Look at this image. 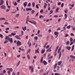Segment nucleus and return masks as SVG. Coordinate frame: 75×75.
Returning a JSON list of instances; mask_svg holds the SVG:
<instances>
[{
	"instance_id": "obj_58",
	"label": "nucleus",
	"mask_w": 75,
	"mask_h": 75,
	"mask_svg": "<svg viewBox=\"0 0 75 75\" xmlns=\"http://www.w3.org/2000/svg\"><path fill=\"white\" fill-rule=\"evenodd\" d=\"M36 7L37 8H39V7H38V5H36Z\"/></svg>"
},
{
	"instance_id": "obj_16",
	"label": "nucleus",
	"mask_w": 75,
	"mask_h": 75,
	"mask_svg": "<svg viewBox=\"0 0 75 75\" xmlns=\"http://www.w3.org/2000/svg\"><path fill=\"white\" fill-rule=\"evenodd\" d=\"M58 34H59V33H58V32H54V35H58Z\"/></svg>"
},
{
	"instance_id": "obj_18",
	"label": "nucleus",
	"mask_w": 75,
	"mask_h": 75,
	"mask_svg": "<svg viewBox=\"0 0 75 75\" xmlns=\"http://www.w3.org/2000/svg\"><path fill=\"white\" fill-rule=\"evenodd\" d=\"M11 35H12L14 36V35H16V33H11Z\"/></svg>"
},
{
	"instance_id": "obj_41",
	"label": "nucleus",
	"mask_w": 75,
	"mask_h": 75,
	"mask_svg": "<svg viewBox=\"0 0 75 75\" xmlns=\"http://www.w3.org/2000/svg\"><path fill=\"white\" fill-rule=\"evenodd\" d=\"M50 13L49 14V15L50 14H52V13H53V11L52 10L50 11Z\"/></svg>"
},
{
	"instance_id": "obj_6",
	"label": "nucleus",
	"mask_w": 75,
	"mask_h": 75,
	"mask_svg": "<svg viewBox=\"0 0 75 75\" xmlns=\"http://www.w3.org/2000/svg\"><path fill=\"white\" fill-rule=\"evenodd\" d=\"M47 52H51V47H50L48 49L46 50Z\"/></svg>"
},
{
	"instance_id": "obj_8",
	"label": "nucleus",
	"mask_w": 75,
	"mask_h": 75,
	"mask_svg": "<svg viewBox=\"0 0 75 75\" xmlns=\"http://www.w3.org/2000/svg\"><path fill=\"white\" fill-rule=\"evenodd\" d=\"M7 70H10L11 71V72H12L13 71V69L11 68H7Z\"/></svg>"
},
{
	"instance_id": "obj_25",
	"label": "nucleus",
	"mask_w": 75,
	"mask_h": 75,
	"mask_svg": "<svg viewBox=\"0 0 75 75\" xmlns=\"http://www.w3.org/2000/svg\"><path fill=\"white\" fill-rule=\"evenodd\" d=\"M4 24H5V25H8V23L6 21L4 23Z\"/></svg>"
},
{
	"instance_id": "obj_51",
	"label": "nucleus",
	"mask_w": 75,
	"mask_h": 75,
	"mask_svg": "<svg viewBox=\"0 0 75 75\" xmlns=\"http://www.w3.org/2000/svg\"><path fill=\"white\" fill-rule=\"evenodd\" d=\"M14 6H17V3L16 2H15L14 4Z\"/></svg>"
},
{
	"instance_id": "obj_21",
	"label": "nucleus",
	"mask_w": 75,
	"mask_h": 75,
	"mask_svg": "<svg viewBox=\"0 0 75 75\" xmlns=\"http://www.w3.org/2000/svg\"><path fill=\"white\" fill-rule=\"evenodd\" d=\"M61 55H62V54H61V51H60L59 53V58H61Z\"/></svg>"
},
{
	"instance_id": "obj_7",
	"label": "nucleus",
	"mask_w": 75,
	"mask_h": 75,
	"mask_svg": "<svg viewBox=\"0 0 75 75\" xmlns=\"http://www.w3.org/2000/svg\"><path fill=\"white\" fill-rule=\"evenodd\" d=\"M15 37V38H16L17 39H18V40H20V39H21V38H20L18 35H16Z\"/></svg>"
},
{
	"instance_id": "obj_29",
	"label": "nucleus",
	"mask_w": 75,
	"mask_h": 75,
	"mask_svg": "<svg viewBox=\"0 0 75 75\" xmlns=\"http://www.w3.org/2000/svg\"><path fill=\"white\" fill-rule=\"evenodd\" d=\"M15 17H17V18H18V17H19V14L18 13L15 16Z\"/></svg>"
},
{
	"instance_id": "obj_13",
	"label": "nucleus",
	"mask_w": 75,
	"mask_h": 75,
	"mask_svg": "<svg viewBox=\"0 0 75 75\" xmlns=\"http://www.w3.org/2000/svg\"><path fill=\"white\" fill-rule=\"evenodd\" d=\"M57 63H56L54 64V68L55 69H56V68L57 67Z\"/></svg>"
},
{
	"instance_id": "obj_47",
	"label": "nucleus",
	"mask_w": 75,
	"mask_h": 75,
	"mask_svg": "<svg viewBox=\"0 0 75 75\" xmlns=\"http://www.w3.org/2000/svg\"><path fill=\"white\" fill-rule=\"evenodd\" d=\"M50 47V45H47L46 47V49H48Z\"/></svg>"
},
{
	"instance_id": "obj_38",
	"label": "nucleus",
	"mask_w": 75,
	"mask_h": 75,
	"mask_svg": "<svg viewBox=\"0 0 75 75\" xmlns=\"http://www.w3.org/2000/svg\"><path fill=\"white\" fill-rule=\"evenodd\" d=\"M33 23L34 24H37V22L35 21H33Z\"/></svg>"
},
{
	"instance_id": "obj_27",
	"label": "nucleus",
	"mask_w": 75,
	"mask_h": 75,
	"mask_svg": "<svg viewBox=\"0 0 75 75\" xmlns=\"http://www.w3.org/2000/svg\"><path fill=\"white\" fill-rule=\"evenodd\" d=\"M59 48V46H58L56 48L55 51L56 52H57V50H58V48Z\"/></svg>"
},
{
	"instance_id": "obj_44",
	"label": "nucleus",
	"mask_w": 75,
	"mask_h": 75,
	"mask_svg": "<svg viewBox=\"0 0 75 75\" xmlns=\"http://www.w3.org/2000/svg\"><path fill=\"white\" fill-rule=\"evenodd\" d=\"M74 44V42H72L70 44V45H72V44Z\"/></svg>"
},
{
	"instance_id": "obj_55",
	"label": "nucleus",
	"mask_w": 75,
	"mask_h": 75,
	"mask_svg": "<svg viewBox=\"0 0 75 75\" xmlns=\"http://www.w3.org/2000/svg\"><path fill=\"white\" fill-rule=\"evenodd\" d=\"M66 44L67 45H68L69 44V41H67Z\"/></svg>"
},
{
	"instance_id": "obj_60",
	"label": "nucleus",
	"mask_w": 75,
	"mask_h": 75,
	"mask_svg": "<svg viewBox=\"0 0 75 75\" xmlns=\"http://www.w3.org/2000/svg\"><path fill=\"white\" fill-rule=\"evenodd\" d=\"M28 6H31V3H29L28 5Z\"/></svg>"
},
{
	"instance_id": "obj_9",
	"label": "nucleus",
	"mask_w": 75,
	"mask_h": 75,
	"mask_svg": "<svg viewBox=\"0 0 75 75\" xmlns=\"http://www.w3.org/2000/svg\"><path fill=\"white\" fill-rule=\"evenodd\" d=\"M61 50V47H60L57 51V53H58V54L59 53V52H60Z\"/></svg>"
},
{
	"instance_id": "obj_50",
	"label": "nucleus",
	"mask_w": 75,
	"mask_h": 75,
	"mask_svg": "<svg viewBox=\"0 0 75 75\" xmlns=\"http://www.w3.org/2000/svg\"><path fill=\"white\" fill-rule=\"evenodd\" d=\"M3 36L2 35H1V34H0V37H1L2 38H3Z\"/></svg>"
},
{
	"instance_id": "obj_3",
	"label": "nucleus",
	"mask_w": 75,
	"mask_h": 75,
	"mask_svg": "<svg viewBox=\"0 0 75 75\" xmlns=\"http://www.w3.org/2000/svg\"><path fill=\"white\" fill-rule=\"evenodd\" d=\"M29 69L31 70V72H33L34 71V68L33 67L30 66L29 67Z\"/></svg>"
},
{
	"instance_id": "obj_37",
	"label": "nucleus",
	"mask_w": 75,
	"mask_h": 75,
	"mask_svg": "<svg viewBox=\"0 0 75 75\" xmlns=\"http://www.w3.org/2000/svg\"><path fill=\"white\" fill-rule=\"evenodd\" d=\"M10 30V28H5V30L6 31H8V30Z\"/></svg>"
},
{
	"instance_id": "obj_28",
	"label": "nucleus",
	"mask_w": 75,
	"mask_h": 75,
	"mask_svg": "<svg viewBox=\"0 0 75 75\" xmlns=\"http://www.w3.org/2000/svg\"><path fill=\"white\" fill-rule=\"evenodd\" d=\"M32 10V9L30 8H26V10L27 11H28V10Z\"/></svg>"
},
{
	"instance_id": "obj_45",
	"label": "nucleus",
	"mask_w": 75,
	"mask_h": 75,
	"mask_svg": "<svg viewBox=\"0 0 75 75\" xmlns=\"http://www.w3.org/2000/svg\"><path fill=\"white\" fill-rule=\"evenodd\" d=\"M34 39L35 40H37V39H38V37L37 36H35V37Z\"/></svg>"
},
{
	"instance_id": "obj_32",
	"label": "nucleus",
	"mask_w": 75,
	"mask_h": 75,
	"mask_svg": "<svg viewBox=\"0 0 75 75\" xmlns=\"http://www.w3.org/2000/svg\"><path fill=\"white\" fill-rule=\"evenodd\" d=\"M38 37H42V35L41 34H40L38 35Z\"/></svg>"
},
{
	"instance_id": "obj_24",
	"label": "nucleus",
	"mask_w": 75,
	"mask_h": 75,
	"mask_svg": "<svg viewBox=\"0 0 75 75\" xmlns=\"http://www.w3.org/2000/svg\"><path fill=\"white\" fill-rule=\"evenodd\" d=\"M59 8L58 7L57 8L56 10L55 11V12L56 13V12H57V13H58V10H59Z\"/></svg>"
},
{
	"instance_id": "obj_39",
	"label": "nucleus",
	"mask_w": 75,
	"mask_h": 75,
	"mask_svg": "<svg viewBox=\"0 0 75 75\" xmlns=\"http://www.w3.org/2000/svg\"><path fill=\"white\" fill-rule=\"evenodd\" d=\"M64 16L65 17V19L67 18V17H68V16H67V14H65L64 15Z\"/></svg>"
},
{
	"instance_id": "obj_48",
	"label": "nucleus",
	"mask_w": 75,
	"mask_h": 75,
	"mask_svg": "<svg viewBox=\"0 0 75 75\" xmlns=\"http://www.w3.org/2000/svg\"><path fill=\"white\" fill-rule=\"evenodd\" d=\"M57 52H54V56H56V55H57Z\"/></svg>"
},
{
	"instance_id": "obj_52",
	"label": "nucleus",
	"mask_w": 75,
	"mask_h": 75,
	"mask_svg": "<svg viewBox=\"0 0 75 75\" xmlns=\"http://www.w3.org/2000/svg\"><path fill=\"white\" fill-rule=\"evenodd\" d=\"M58 16H57V15H55L54 16V18H57V17H58Z\"/></svg>"
},
{
	"instance_id": "obj_46",
	"label": "nucleus",
	"mask_w": 75,
	"mask_h": 75,
	"mask_svg": "<svg viewBox=\"0 0 75 75\" xmlns=\"http://www.w3.org/2000/svg\"><path fill=\"white\" fill-rule=\"evenodd\" d=\"M31 52V49H29L28 50V52H27V54L28 53V52Z\"/></svg>"
},
{
	"instance_id": "obj_2",
	"label": "nucleus",
	"mask_w": 75,
	"mask_h": 75,
	"mask_svg": "<svg viewBox=\"0 0 75 75\" xmlns=\"http://www.w3.org/2000/svg\"><path fill=\"white\" fill-rule=\"evenodd\" d=\"M16 44L17 45V46H20V45H21V42H20L19 41H18Z\"/></svg>"
},
{
	"instance_id": "obj_36",
	"label": "nucleus",
	"mask_w": 75,
	"mask_h": 75,
	"mask_svg": "<svg viewBox=\"0 0 75 75\" xmlns=\"http://www.w3.org/2000/svg\"><path fill=\"white\" fill-rule=\"evenodd\" d=\"M52 57H53V56H51L49 58H48V59H51V58H52Z\"/></svg>"
},
{
	"instance_id": "obj_53",
	"label": "nucleus",
	"mask_w": 75,
	"mask_h": 75,
	"mask_svg": "<svg viewBox=\"0 0 75 75\" xmlns=\"http://www.w3.org/2000/svg\"><path fill=\"white\" fill-rule=\"evenodd\" d=\"M3 72L4 74H6V70H4L3 71Z\"/></svg>"
},
{
	"instance_id": "obj_4",
	"label": "nucleus",
	"mask_w": 75,
	"mask_h": 75,
	"mask_svg": "<svg viewBox=\"0 0 75 75\" xmlns=\"http://www.w3.org/2000/svg\"><path fill=\"white\" fill-rule=\"evenodd\" d=\"M0 7L1 8L3 9L4 10L6 8V6H5V5H2L0 6Z\"/></svg>"
},
{
	"instance_id": "obj_30",
	"label": "nucleus",
	"mask_w": 75,
	"mask_h": 75,
	"mask_svg": "<svg viewBox=\"0 0 75 75\" xmlns=\"http://www.w3.org/2000/svg\"><path fill=\"white\" fill-rule=\"evenodd\" d=\"M66 48L68 50H69L71 49V47H66Z\"/></svg>"
},
{
	"instance_id": "obj_23",
	"label": "nucleus",
	"mask_w": 75,
	"mask_h": 75,
	"mask_svg": "<svg viewBox=\"0 0 75 75\" xmlns=\"http://www.w3.org/2000/svg\"><path fill=\"white\" fill-rule=\"evenodd\" d=\"M43 61V57H42L41 58V59H40V63H41Z\"/></svg>"
},
{
	"instance_id": "obj_22",
	"label": "nucleus",
	"mask_w": 75,
	"mask_h": 75,
	"mask_svg": "<svg viewBox=\"0 0 75 75\" xmlns=\"http://www.w3.org/2000/svg\"><path fill=\"white\" fill-rule=\"evenodd\" d=\"M45 4V5L44 6V8H46V6H47V4L45 3H44Z\"/></svg>"
},
{
	"instance_id": "obj_56",
	"label": "nucleus",
	"mask_w": 75,
	"mask_h": 75,
	"mask_svg": "<svg viewBox=\"0 0 75 75\" xmlns=\"http://www.w3.org/2000/svg\"><path fill=\"white\" fill-rule=\"evenodd\" d=\"M54 75H60V74L58 73H55L54 74Z\"/></svg>"
},
{
	"instance_id": "obj_12",
	"label": "nucleus",
	"mask_w": 75,
	"mask_h": 75,
	"mask_svg": "<svg viewBox=\"0 0 75 75\" xmlns=\"http://www.w3.org/2000/svg\"><path fill=\"white\" fill-rule=\"evenodd\" d=\"M43 72V69H41L39 71V73L40 74L41 73H42Z\"/></svg>"
},
{
	"instance_id": "obj_64",
	"label": "nucleus",
	"mask_w": 75,
	"mask_h": 75,
	"mask_svg": "<svg viewBox=\"0 0 75 75\" xmlns=\"http://www.w3.org/2000/svg\"><path fill=\"white\" fill-rule=\"evenodd\" d=\"M57 4L59 6L61 5V2H59Z\"/></svg>"
},
{
	"instance_id": "obj_62",
	"label": "nucleus",
	"mask_w": 75,
	"mask_h": 75,
	"mask_svg": "<svg viewBox=\"0 0 75 75\" xmlns=\"http://www.w3.org/2000/svg\"><path fill=\"white\" fill-rule=\"evenodd\" d=\"M72 30H73V31H75V27H74L72 28Z\"/></svg>"
},
{
	"instance_id": "obj_40",
	"label": "nucleus",
	"mask_w": 75,
	"mask_h": 75,
	"mask_svg": "<svg viewBox=\"0 0 75 75\" xmlns=\"http://www.w3.org/2000/svg\"><path fill=\"white\" fill-rule=\"evenodd\" d=\"M64 3H62L61 5V7H64Z\"/></svg>"
},
{
	"instance_id": "obj_63",
	"label": "nucleus",
	"mask_w": 75,
	"mask_h": 75,
	"mask_svg": "<svg viewBox=\"0 0 75 75\" xmlns=\"http://www.w3.org/2000/svg\"><path fill=\"white\" fill-rule=\"evenodd\" d=\"M12 75H16V73L13 72L12 73Z\"/></svg>"
},
{
	"instance_id": "obj_54",
	"label": "nucleus",
	"mask_w": 75,
	"mask_h": 75,
	"mask_svg": "<svg viewBox=\"0 0 75 75\" xmlns=\"http://www.w3.org/2000/svg\"><path fill=\"white\" fill-rule=\"evenodd\" d=\"M42 17V18H43V16H42V15H40L39 16V18H41Z\"/></svg>"
},
{
	"instance_id": "obj_26",
	"label": "nucleus",
	"mask_w": 75,
	"mask_h": 75,
	"mask_svg": "<svg viewBox=\"0 0 75 75\" xmlns=\"http://www.w3.org/2000/svg\"><path fill=\"white\" fill-rule=\"evenodd\" d=\"M27 58H28L29 59H30V55L29 54H28L27 55Z\"/></svg>"
},
{
	"instance_id": "obj_5",
	"label": "nucleus",
	"mask_w": 75,
	"mask_h": 75,
	"mask_svg": "<svg viewBox=\"0 0 75 75\" xmlns=\"http://www.w3.org/2000/svg\"><path fill=\"white\" fill-rule=\"evenodd\" d=\"M4 3V1L3 0H0V6H1Z\"/></svg>"
},
{
	"instance_id": "obj_49",
	"label": "nucleus",
	"mask_w": 75,
	"mask_h": 75,
	"mask_svg": "<svg viewBox=\"0 0 75 75\" xmlns=\"http://www.w3.org/2000/svg\"><path fill=\"white\" fill-rule=\"evenodd\" d=\"M70 35H71V36H74V35H75L73 33H71Z\"/></svg>"
},
{
	"instance_id": "obj_57",
	"label": "nucleus",
	"mask_w": 75,
	"mask_h": 75,
	"mask_svg": "<svg viewBox=\"0 0 75 75\" xmlns=\"http://www.w3.org/2000/svg\"><path fill=\"white\" fill-rule=\"evenodd\" d=\"M10 10V8L9 9H7L6 10V12H8L9 10Z\"/></svg>"
},
{
	"instance_id": "obj_14",
	"label": "nucleus",
	"mask_w": 75,
	"mask_h": 75,
	"mask_svg": "<svg viewBox=\"0 0 75 75\" xmlns=\"http://www.w3.org/2000/svg\"><path fill=\"white\" fill-rule=\"evenodd\" d=\"M74 47H75V45H73L71 48V51H73L74 50Z\"/></svg>"
},
{
	"instance_id": "obj_10",
	"label": "nucleus",
	"mask_w": 75,
	"mask_h": 75,
	"mask_svg": "<svg viewBox=\"0 0 75 75\" xmlns=\"http://www.w3.org/2000/svg\"><path fill=\"white\" fill-rule=\"evenodd\" d=\"M42 63H43V64H44L45 65H47V62L45 61V60H44L43 61Z\"/></svg>"
},
{
	"instance_id": "obj_35",
	"label": "nucleus",
	"mask_w": 75,
	"mask_h": 75,
	"mask_svg": "<svg viewBox=\"0 0 75 75\" xmlns=\"http://www.w3.org/2000/svg\"><path fill=\"white\" fill-rule=\"evenodd\" d=\"M11 71H10V70L8 71V73L9 75H10V74H11Z\"/></svg>"
},
{
	"instance_id": "obj_20",
	"label": "nucleus",
	"mask_w": 75,
	"mask_h": 75,
	"mask_svg": "<svg viewBox=\"0 0 75 75\" xmlns=\"http://www.w3.org/2000/svg\"><path fill=\"white\" fill-rule=\"evenodd\" d=\"M32 6L33 7H34L35 6V2H33L32 3Z\"/></svg>"
},
{
	"instance_id": "obj_15",
	"label": "nucleus",
	"mask_w": 75,
	"mask_h": 75,
	"mask_svg": "<svg viewBox=\"0 0 75 75\" xmlns=\"http://www.w3.org/2000/svg\"><path fill=\"white\" fill-rule=\"evenodd\" d=\"M61 63H62V62L61 61L59 62H58V65H61Z\"/></svg>"
},
{
	"instance_id": "obj_33",
	"label": "nucleus",
	"mask_w": 75,
	"mask_h": 75,
	"mask_svg": "<svg viewBox=\"0 0 75 75\" xmlns=\"http://www.w3.org/2000/svg\"><path fill=\"white\" fill-rule=\"evenodd\" d=\"M8 42V40H5L4 41V44H6V43H7Z\"/></svg>"
},
{
	"instance_id": "obj_59",
	"label": "nucleus",
	"mask_w": 75,
	"mask_h": 75,
	"mask_svg": "<svg viewBox=\"0 0 75 75\" xmlns=\"http://www.w3.org/2000/svg\"><path fill=\"white\" fill-rule=\"evenodd\" d=\"M64 12L65 13H66V14H67V12H68V10H64Z\"/></svg>"
},
{
	"instance_id": "obj_34",
	"label": "nucleus",
	"mask_w": 75,
	"mask_h": 75,
	"mask_svg": "<svg viewBox=\"0 0 75 75\" xmlns=\"http://www.w3.org/2000/svg\"><path fill=\"white\" fill-rule=\"evenodd\" d=\"M57 71H59V67L58 66H57Z\"/></svg>"
},
{
	"instance_id": "obj_43",
	"label": "nucleus",
	"mask_w": 75,
	"mask_h": 75,
	"mask_svg": "<svg viewBox=\"0 0 75 75\" xmlns=\"http://www.w3.org/2000/svg\"><path fill=\"white\" fill-rule=\"evenodd\" d=\"M70 28H71V25H69L67 27V28L68 29H69Z\"/></svg>"
},
{
	"instance_id": "obj_1",
	"label": "nucleus",
	"mask_w": 75,
	"mask_h": 75,
	"mask_svg": "<svg viewBox=\"0 0 75 75\" xmlns=\"http://www.w3.org/2000/svg\"><path fill=\"white\" fill-rule=\"evenodd\" d=\"M5 40H8L10 42L13 43V38H10L8 36L6 37L5 38Z\"/></svg>"
},
{
	"instance_id": "obj_61",
	"label": "nucleus",
	"mask_w": 75,
	"mask_h": 75,
	"mask_svg": "<svg viewBox=\"0 0 75 75\" xmlns=\"http://www.w3.org/2000/svg\"><path fill=\"white\" fill-rule=\"evenodd\" d=\"M43 12V9H41L40 11V13H42Z\"/></svg>"
},
{
	"instance_id": "obj_11",
	"label": "nucleus",
	"mask_w": 75,
	"mask_h": 75,
	"mask_svg": "<svg viewBox=\"0 0 75 75\" xmlns=\"http://www.w3.org/2000/svg\"><path fill=\"white\" fill-rule=\"evenodd\" d=\"M27 2H25L23 4V5L24 6V7H26L27 6Z\"/></svg>"
},
{
	"instance_id": "obj_42",
	"label": "nucleus",
	"mask_w": 75,
	"mask_h": 75,
	"mask_svg": "<svg viewBox=\"0 0 75 75\" xmlns=\"http://www.w3.org/2000/svg\"><path fill=\"white\" fill-rule=\"evenodd\" d=\"M72 41H73V39H72V38H71L70 39V42H71Z\"/></svg>"
},
{
	"instance_id": "obj_19",
	"label": "nucleus",
	"mask_w": 75,
	"mask_h": 75,
	"mask_svg": "<svg viewBox=\"0 0 75 75\" xmlns=\"http://www.w3.org/2000/svg\"><path fill=\"white\" fill-rule=\"evenodd\" d=\"M20 61H19L17 63V65H16V67H18L19 65H20Z\"/></svg>"
},
{
	"instance_id": "obj_17",
	"label": "nucleus",
	"mask_w": 75,
	"mask_h": 75,
	"mask_svg": "<svg viewBox=\"0 0 75 75\" xmlns=\"http://www.w3.org/2000/svg\"><path fill=\"white\" fill-rule=\"evenodd\" d=\"M44 52H45V50L43 49L42 50L41 52V54H44Z\"/></svg>"
},
{
	"instance_id": "obj_31",
	"label": "nucleus",
	"mask_w": 75,
	"mask_h": 75,
	"mask_svg": "<svg viewBox=\"0 0 75 75\" xmlns=\"http://www.w3.org/2000/svg\"><path fill=\"white\" fill-rule=\"evenodd\" d=\"M35 13V11L34 10H32L31 11V13L32 14H33V13Z\"/></svg>"
}]
</instances>
